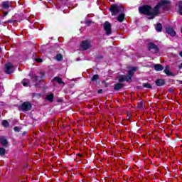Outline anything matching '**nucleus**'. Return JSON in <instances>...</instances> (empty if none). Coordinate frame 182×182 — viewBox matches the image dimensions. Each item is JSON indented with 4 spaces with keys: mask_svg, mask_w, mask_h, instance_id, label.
I'll return each instance as SVG.
<instances>
[{
    "mask_svg": "<svg viewBox=\"0 0 182 182\" xmlns=\"http://www.w3.org/2000/svg\"><path fill=\"white\" fill-rule=\"evenodd\" d=\"M139 12L142 15L150 16L149 19H154L156 16H159L156 7L152 8L150 5H144L139 7Z\"/></svg>",
    "mask_w": 182,
    "mask_h": 182,
    "instance_id": "f257e3e1",
    "label": "nucleus"
},
{
    "mask_svg": "<svg viewBox=\"0 0 182 182\" xmlns=\"http://www.w3.org/2000/svg\"><path fill=\"white\" fill-rule=\"evenodd\" d=\"M170 0H161L155 6V9H156L158 15H160V8L164 11H168L170 9Z\"/></svg>",
    "mask_w": 182,
    "mask_h": 182,
    "instance_id": "f03ea898",
    "label": "nucleus"
},
{
    "mask_svg": "<svg viewBox=\"0 0 182 182\" xmlns=\"http://www.w3.org/2000/svg\"><path fill=\"white\" fill-rule=\"evenodd\" d=\"M109 11L112 16H116L117 14H123V11H124V9L122 6H119L117 4H112L109 7Z\"/></svg>",
    "mask_w": 182,
    "mask_h": 182,
    "instance_id": "7ed1b4c3",
    "label": "nucleus"
},
{
    "mask_svg": "<svg viewBox=\"0 0 182 182\" xmlns=\"http://www.w3.org/2000/svg\"><path fill=\"white\" fill-rule=\"evenodd\" d=\"M32 109V104L30 102H24L22 105L18 107V110H21L22 112H29Z\"/></svg>",
    "mask_w": 182,
    "mask_h": 182,
    "instance_id": "20e7f679",
    "label": "nucleus"
},
{
    "mask_svg": "<svg viewBox=\"0 0 182 182\" xmlns=\"http://www.w3.org/2000/svg\"><path fill=\"white\" fill-rule=\"evenodd\" d=\"M80 48L82 50H87L92 48V43L88 40L83 41L80 44Z\"/></svg>",
    "mask_w": 182,
    "mask_h": 182,
    "instance_id": "39448f33",
    "label": "nucleus"
},
{
    "mask_svg": "<svg viewBox=\"0 0 182 182\" xmlns=\"http://www.w3.org/2000/svg\"><path fill=\"white\" fill-rule=\"evenodd\" d=\"M148 50L151 53H159V46H157V45H156L153 43H149L148 44Z\"/></svg>",
    "mask_w": 182,
    "mask_h": 182,
    "instance_id": "423d86ee",
    "label": "nucleus"
},
{
    "mask_svg": "<svg viewBox=\"0 0 182 182\" xmlns=\"http://www.w3.org/2000/svg\"><path fill=\"white\" fill-rule=\"evenodd\" d=\"M104 30L106 35H112V24L109 21H106L104 23Z\"/></svg>",
    "mask_w": 182,
    "mask_h": 182,
    "instance_id": "0eeeda50",
    "label": "nucleus"
},
{
    "mask_svg": "<svg viewBox=\"0 0 182 182\" xmlns=\"http://www.w3.org/2000/svg\"><path fill=\"white\" fill-rule=\"evenodd\" d=\"M5 73L7 75L14 73V65H12V63H8L5 65Z\"/></svg>",
    "mask_w": 182,
    "mask_h": 182,
    "instance_id": "6e6552de",
    "label": "nucleus"
},
{
    "mask_svg": "<svg viewBox=\"0 0 182 182\" xmlns=\"http://www.w3.org/2000/svg\"><path fill=\"white\" fill-rule=\"evenodd\" d=\"M166 31L168 35H170V36H176V31H174V28L173 27L168 26L166 27Z\"/></svg>",
    "mask_w": 182,
    "mask_h": 182,
    "instance_id": "1a4fd4ad",
    "label": "nucleus"
},
{
    "mask_svg": "<svg viewBox=\"0 0 182 182\" xmlns=\"http://www.w3.org/2000/svg\"><path fill=\"white\" fill-rule=\"evenodd\" d=\"M117 79L119 82H129L130 80L127 75H119Z\"/></svg>",
    "mask_w": 182,
    "mask_h": 182,
    "instance_id": "9d476101",
    "label": "nucleus"
},
{
    "mask_svg": "<svg viewBox=\"0 0 182 182\" xmlns=\"http://www.w3.org/2000/svg\"><path fill=\"white\" fill-rule=\"evenodd\" d=\"M136 68L135 67L132 68V70L128 71V75H127L129 80H132V77H133V75H134V72H136Z\"/></svg>",
    "mask_w": 182,
    "mask_h": 182,
    "instance_id": "9b49d317",
    "label": "nucleus"
},
{
    "mask_svg": "<svg viewBox=\"0 0 182 182\" xmlns=\"http://www.w3.org/2000/svg\"><path fill=\"white\" fill-rule=\"evenodd\" d=\"M0 141L4 147H6V146H8V140L6 139V137L0 136Z\"/></svg>",
    "mask_w": 182,
    "mask_h": 182,
    "instance_id": "f8f14e48",
    "label": "nucleus"
},
{
    "mask_svg": "<svg viewBox=\"0 0 182 182\" xmlns=\"http://www.w3.org/2000/svg\"><path fill=\"white\" fill-rule=\"evenodd\" d=\"M154 68L156 72H161L164 69V67L161 64H156L154 65Z\"/></svg>",
    "mask_w": 182,
    "mask_h": 182,
    "instance_id": "ddd939ff",
    "label": "nucleus"
},
{
    "mask_svg": "<svg viewBox=\"0 0 182 182\" xmlns=\"http://www.w3.org/2000/svg\"><path fill=\"white\" fill-rule=\"evenodd\" d=\"M164 73L167 75L168 76H174V74H173L171 72H170V66L166 65L164 70Z\"/></svg>",
    "mask_w": 182,
    "mask_h": 182,
    "instance_id": "4468645a",
    "label": "nucleus"
},
{
    "mask_svg": "<svg viewBox=\"0 0 182 182\" xmlns=\"http://www.w3.org/2000/svg\"><path fill=\"white\" fill-rule=\"evenodd\" d=\"M53 80L55 82H57V83H58V85H62L63 86H65V82H63L62 78H60L59 77H55L53 78Z\"/></svg>",
    "mask_w": 182,
    "mask_h": 182,
    "instance_id": "2eb2a0df",
    "label": "nucleus"
},
{
    "mask_svg": "<svg viewBox=\"0 0 182 182\" xmlns=\"http://www.w3.org/2000/svg\"><path fill=\"white\" fill-rule=\"evenodd\" d=\"M124 85L123 83H117L114 85V90H120V89H123Z\"/></svg>",
    "mask_w": 182,
    "mask_h": 182,
    "instance_id": "dca6fc26",
    "label": "nucleus"
},
{
    "mask_svg": "<svg viewBox=\"0 0 182 182\" xmlns=\"http://www.w3.org/2000/svg\"><path fill=\"white\" fill-rule=\"evenodd\" d=\"M124 16H125L124 14L121 13V14L118 16V17L117 18L118 22H123V21H124Z\"/></svg>",
    "mask_w": 182,
    "mask_h": 182,
    "instance_id": "f3484780",
    "label": "nucleus"
},
{
    "mask_svg": "<svg viewBox=\"0 0 182 182\" xmlns=\"http://www.w3.org/2000/svg\"><path fill=\"white\" fill-rule=\"evenodd\" d=\"M155 29L157 31V32H161V31H163V26L161 23H159L156 25Z\"/></svg>",
    "mask_w": 182,
    "mask_h": 182,
    "instance_id": "a211bd4d",
    "label": "nucleus"
},
{
    "mask_svg": "<svg viewBox=\"0 0 182 182\" xmlns=\"http://www.w3.org/2000/svg\"><path fill=\"white\" fill-rule=\"evenodd\" d=\"M156 86H163L164 85V80H161V79L157 80L156 81Z\"/></svg>",
    "mask_w": 182,
    "mask_h": 182,
    "instance_id": "6ab92c4d",
    "label": "nucleus"
},
{
    "mask_svg": "<svg viewBox=\"0 0 182 182\" xmlns=\"http://www.w3.org/2000/svg\"><path fill=\"white\" fill-rule=\"evenodd\" d=\"M53 97H55V95H53V94H49L46 96L47 100L50 102H53Z\"/></svg>",
    "mask_w": 182,
    "mask_h": 182,
    "instance_id": "aec40b11",
    "label": "nucleus"
},
{
    "mask_svg": "<svg viewBox=\"0 0 182 182\" xmlns=\"http://www.w3.org/2000/svg\"><path fill=\"white\" fill-rule=\"evenodd\" d=\"M2 6L4 9H8V8H9L10 6V4L9 1H4L2 4Z\"/></svg>",
    "mask_w": 182,
    "mask_h": 182,
    "instance_id": "412c9836",
    "label": "nucleus"
},
{
    "mask_svg": "<svg viewBox=\"0 0 182 182\" xmlns=\"http://www.w3.org/2000/svg\"><path fill=\"white\" fill-rule=\"evenodd\" d=\"M21 83L23 85V86H29V80L28 79H23L22 81H21Z\"/></svg>",
    "mask_w": 182,
    "mask_h": 182,
    "instance_id": "4be33fe9",
    "label": "nucleus"
},
{
    "mask_svg": "<svg viewBox=\"0 0 182 182\" xmlns=\"http://www.w3.org/2000/svg\"><path fill=\"white\" fill-rule=\"evenodd\" d=\"M1 124L4 126V127H8L9 126V122L8 120H3Z\"/></svg>",
    "mask_w": 182,
    "mask_h": 182,
    "instance_id": "5701e85b",
    "label": "nucleus"
},
{
    "mask_svg": "<svg viewBox=\"0 0 182 182\" xmlns=\"http://www.w3.org/2000/svg\"><path fill=\"white\" fill-rule=\"evenodd\" d=\"M96 80H99V75H94L91 79L92 82H96Z\"/></svg>",
    "mask_w": 182,
    "mask_h": 182,
    "instance_id": "b1692460",
    "label": "nucleus"
},
{
    "mask_svg": "<svg viewBox=\"0 0 182 182\" xmlns=\"http://www.w3.org/2000/svg\"><path fill=\"white\" fill-rule=\"evenodd\" d=\"M33 82H38V80H39V77L38 75H33V77H31Z\"/></svg>",
    "mask_w": 182,
    "mask_h": 182,
    "instance_id": "393cba45",
    "label": "nucleus"
},
{
    "mask_svg": "<svg viewBox=\"0 0 182 182\" xmlns=\"http://www.w3.org/2000/svg\"><path fill=\"white\" fill-rule=\"evenodd\" d=\"M142 86H143L144 87H146V89H152V87H151V85L150 84H149V83H144V84L142 85Z\"/></svg>",
    "mask_w": 182,
    "mask_h": 182,
    "instance_id": "a878e982",
    "label": "nucleus"
},
{
    "mask_svg": "<svg viewBox=\"0 0 182 182\" xmlns=\"http://www.w3.org/2000/svg\"><path fill=\"white\" fill-rule=\"evenodd\" d=\"M6 153V149L4 148H0V156H4Z\"/></svg>",
    "mask_w": 182,
    "mask_h": 182,
    "instance_id": "bb28decb",
    "label": "nucleus"
},
{
    "mask_svg": "<svg viewBox=\"0 0 182 182\" xmlns=\"http://www.w3.org/2000/svg\"><path fill=\"white\" fill-rule=\"evenodd\" d=\"M63 59V56H62V54H57L56 55V60L60 62Z\"/></svg>",
    "mask_w": 182,
    "mask_h": 182,
    "instance_id": "cd10ccee",
    "label": "nucleus"
},
{
    "mask_svg": "<svg viewBox=\"0 0 182 182\" xmlns=\"http://www.w3.org/2000/svg\"><path fill=\"white\" fill-rule=\"evenodd\" d=\"M137 107H138L139 109H141V107H143V102H138Z\"/></svg>",
    "mask_w": 182,
    "mask_h": 182,
    "instance_id": "c85d7f7f",
    "label": "nucleus"
},
{
    "mask_svg": "<svg viewBox=\"0 0 182 182\" xmlns=\"http://www.w3.org/2000/svg\"><path fill=\"white\" fill-rule=\"evenodd\" d=\"M14 132H16L17 133H19V132H21V129L18 127H15L14 128Z\"/></svg>",
    "mask_w": 182,
    "mask_h": 182,
    "instance_id": "c756f323",
    "label": "nucleus"
},
{
    "mask_svg": "<svg viewBox=\"0 0 182 182\" xmlns=\"http://www.w3.org/2000/svg\"><path fill=\"white\" fill-rule=\"evenodd\" d=\"M35 60H36V62H38V63H42L43 62L41 58H36Z\"/></svg>",
    "mask_w": 182,
    "mask_h": 182,
    "instance_id": "7c9ffc66",
    "label": "nucleus"
},
{
    "mask_svg": "<svg viewBox=\"0 0 182 182\" xmlns=\"http://www.w3.org/2000/svg\"><path fill=\"white\" fill-rule=\"evenodd\" d=\"M98 93H99V94L103 93V90H98Z\"/></svg>",
    "mask_w": 182,
    "mask_h": 182,
    "instance_id": "2f4dec72",
    "label": "nucleus"
},
{
    "mask_svg": "<svg viewBox=\"0 0 182 182\" xmlns=\"http://www.w3.org/2000/svg\"><path fill=\"white\" fill-rule=\"evenodd\" d=\"M179 55L182 58V51L179 53Z\"/></svg>",
    "mask_w": 182,
    "mask_h": 182,
    "instance_id": "473e14b6",
    "label": "nucleus"
},
{
    "mask_svg": "<svg viewBox=\"0 0 182 182\" xmlns=\"http://www.w3.org/2000/svg\"><path fill=\"white\" fill-rule=\"evenodd\" d=\"M8 15V12L4 13V16H6Z\"/></svg>",
    "mask_w": 182,
    "mask_h": 182,
    "instance_id": "72a5a7b5",
    "label": "nucleus"
},
{
    "mask_svg": "<svg viewBox=\"0 0 182 182\" xmlns=\"http://www.w3.org/2000/svg\"><path fill=\"white\" fill-rule=\"evenodd\" d=\"M48 2L50 4L52 2V0H48Z\"/></svg>",
    "mask_w": 182,
    "mask_h": 182,
    "instance_id": "f704fd0d",
    "label": "nucleus"
},
{
    "mask_svg": "<svg viewBox=\"0 0 182 182\" xmlns=\"http://www.w3.org/2000/svg\"><path fill=\"white\" fill-rule=\"evenodd\" d=\"M78 156H80V157H82V154H78Z\"/></svg>",
    "mask_w": 182,
    "mask_h": 182,
    "instance_id": "c9c22d12",
    "label": "nucleus"
},
{
    "mask_svg": "<svg viewBox=\"0 0 182 182\" xmlns=\"http://www.w3.org/2000/svg\"><path fill=\"white\" fill-rule=\"evenodd\" d=\"M0 52H1V49H0Z\"/></svg>",
    "mask_w": 182,
    "mask_h": 182,
    "instance_id": "e433bc0d",
    "label": "nucleus"
}]
</instances>
